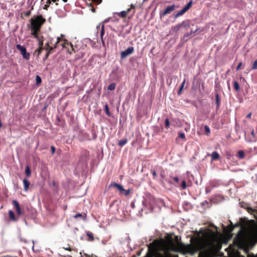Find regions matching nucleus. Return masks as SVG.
Segmentation results:
<instances>
[{"instance_id":"9d476101","label":"nucleus","mask_w":257,"mask_h":257,"mask_svg":"<svg viewBox=\"0 0 257 257\" xmlns=\"http://www.w3.org/2000/svg\"><path fill=\"white\" fill-rule=\"evenodd\" d=\"M109 188H115L120 192L125 191L121 185L116 183H111L109 186Z\"/></svg>"},{"instance_id":"e2e57ef3","label":"nucleus","mask_w":257,"mask_h":257,"mask_svg":"<svg viewBox=\"0 0 257 257\" xmlns=\"http://www.w3.org/2000/svg\"><path fill=\"white\" fill-rule=\"evenodd\" d=\"M125 193H130V190H127V191H126L125 192Z\"/></svg>"},{"instance_id":"338daca9","label":"nucleus","mask_w":257,"mask_h":257,"mask_svg":"<svg viewBox=\"0 0 257 257\" xmlns=\"http://www.w3.org/2000/svg\"><path fill=\"white\" fill-rule=\"evenodd\" d=\"M133 257H135V256H134Z\"/></svg>"},{"instance_id":"6e6d98bb","label":"nucleus","mask_w":257,"mask_h":257,"mask_svg":"<svg viewBox=\"0 0 257 257\" xmlns=\"http://www.w3.org/2000/svg\"><path fill=\"white\" fill-rule=\"evenodd\" d=\"M58 43H57V42H56V44H55V45H54V47H53V48H57V46H58Z\"/></svg>"},{"instance_id":"20e7f679","label":"nucleus","mask_w":257,"mask_h":257,"mask_svg":"<svg viewBox=\"0 0 257 257\" xmlns=\"http://www.w3.org/2000/svg\"><path fill=\"white\" fill-rule=\"evenodd\" d=\"M16 48L21 52V53L24 59L26 60H29L30 57V54L27 52L26 48L24 46L20 44H17L16 45Z\"/></svg>"},{"instance_id":"a19ab883","label":"nucleus","mask_w":257,"mask_h":257,"mask_svg":"<svg viewBox=\"0 0 257 257\" xmlns=\"http://www.w3.org/2000/svg\"><path fill=\"white\" fill-rule=\"evenodd\" d=\"M47 46L48 47L46 48V50H47L48 51H50V53L51 51L53 50L54 48L53 47L49 46L48 44H47Z\"/></svg>"},{"instance_id":"393cba45","label":"nucleus","mask_w":257,"mask_h":257,"mask_svg":"<svg viewBox=\"0 0 257 257\" xmlns=\"http://www.w3.org/2000/svg\"><path fill=\"white\" fill-rule=\"evenodd\" d=\"M111 22L113 23H117L119 21V19L117 18L116 15H114V13L113 14V16L111 17Z\"/></svg>"},{"instance_id":"a878e982","label":"nucleus","mask_w":257,"mask_h":257,"mask_svg":"<svg viewBox=\"0 0 257 257\" xmlns=\"http://www.w3.org/2000/svg\"><path fill=\"white\" fill-rule=\"evenodd\" d=\"M115 86L116 85L114 83H112L108 86L107 89L110 91L113 90L115 88Z\"/></svg>"},{"instance_id":"4c0bfd02","label":"nucleus","mask_w":257,"mask_h":257,"mask_svg":"<svg viewBox=\"0 0 257 257\" xmlns=\"http://www.w3.org/2000/svg\"><path fill=\"white\" fill-rule=\"evenodd\" d=\"M88 6L90 8V10L92 13H95V9L93 7V6L91 4H89Z\"/></svg>"},{"instance_id":"f8f14e48","label":"nucleus","mask_w":257,"mask_h":257,"mask_svg":"<svg viewBox=\"0 0 257 257\" xmlns=\"http://www.w3.org/2000/svg\"><path fill=\"white\" fill-rule=\"evenodd\" d=\"M197 31H198V29H196L194 31L191 30V31L190 33H187L185 34L182 38L183 41H184V42L187 41L189 39V38L191 36V35L193 33H195Z\"/></svg>"},{"instance_id":"1a4fd4ad","label":"nucleus","mask_w":257,"mask_h":257,"mask_svg":"<svg viewBox=\"0 0 257 257\" xmlns=\"http://www.w3.org/2000/svg\"><path fill=\"white\" fill-rule=\"evenodd\" d=\"M175 6L174 5L167 7V8L163 12L160 13V17H163L167 14L171 13L175 10Z\"/></svg>"},{"instance_id":"7c9ffc66","label":"nucleus","mask_w":257,"mask_h":257,"mask_svg":"<svg viewBox=\"0 0 257 257\" xmlns=\"http://www.w3.org/2000/svg\"><path fill=\"white\" fill-rule=\"evenodd\" d=\"M185 83V80H184V81H183V82L182 83V84H181V86L180 87V89H179V91H178V94H181V91L183 89Z\"/></svg>"},{"instance_id":"603ef678","label":"nucleus","mask_w":257,"mask_h":257,"mask_svg":"<svg viewBox=\"0 0 257 257\" xmlns=\"http://www.w3.org/2000/svg\"><path fill=\"white\" fill-rule=\"evenodd\" d=\"M39 41H40V43H39L40 47H43V41H41L40 40Z\"/></svg>"},{"instance_id":"bf43d9fd","label":"nucleus","mask_w":257,"mask_h":257,"mask_svg":"<svg viewBox=\"0 0 257 257\" xmlns=\"http://www.w3.org/2000/svg\"><path fill=\"white\" fill-rule=\"evenodd\" d=\"M249 210H252V209L251 208H248V211L249 212Z\"/></svg>"},{"instance_id":"dca6fc26","label":"nucleus","mask_w":257,"mask_h":257,"mask_svg":"<svg viewBox=\"0 0 257 257\" xmlns=\"http://www.w3.org/2000/svg\"><path fill=\"white\" fill-rule=\"evenodd\" d=\"M210 156L211 157V160L212 161L218 160L220 158L219 154L216 152H212Z\"/></svg>"},{"instance_id":"8fccbe9b","label":"nucleus","mask_w":257,"mask_h":257,"mask_svg":"<svg viewBox=\"0 0 257 257\" xmlns=\"http://www.w3.org/2000/svg\"><path fill=\"white\" fill-rule=\"evenodd\" d=\"M234 228V226H231L229 227V231L232 232L233 231Z\"/></svg>"},{"instance_id":"5fc2aeb1","label":"nucleus","mask_w":257,"mask_h":257,"mask_svg":"<svg viewBox=\"0 0 257 257\" xmlns=\"http://www.w3.org/2000/svg\"><path fill=\"white\" fill-rule=\"evenodd\" d=\"M101 40V42H102V43L103 45L104 46L105 45V42L104 41L103 39L102 38V40Z\"/></svg>"},{"instance_id":"0e129e2a","label":"nucleus","mask_w":257,"mask_h":257,"mask_svg":"<svg viewBox=\"0 0 257 257\" xmlns=\"http://www.w3.org/2000/svg\"><path fill=\"white\" fill-rule=\"evenodd\" d=\"M206 193H208V190L207 188L206 189Z\"/></svg>"},{"instance_id":"b1692460","label":"nucleus","mask_w":257,"mask_h":257,"mask_svg":"<svg viewBox=\"0 0 257 257\" xmlns=\"http://www.w3.org/2000/svg\"><path fill=\"white\" fill-rule=\"evenodd\" d=\"M25 173L28 177H29L31 174V171L29 166H26L25 169Z\"/></svg>"},{"instance_id":"5701e85b","label":"nucleus","mask_w":257,"mask_h":257,"mask_svg":"<svg viewBox=\"0 0 257 257\" xmlns=\"http://www.w3.org/2000/svg\"><path fill=\"white\" fill-rule=\"evenodd\" d=\"M181 25V28H189L190 27L189 23L188 21H183L180 24Z\"/></svg>"},{"instance_id":"72a5a7b5","label":"nucleus","mask_w":257,"mask_h":257,"mask_svg":"<svg viewBox=\"0 0 257 257\" xmlns=\"http://www.w3.org/2000/svg\"><path fill=\"white\" fill-rule=\"evenodd\" d=\"M170 123L169 118H166L165 122V126L166 128H168L170 126Z\"/></svg>"},{"instance_id":"69168bd1","label":"nucleus","mask_w":257,"mask_h":257,"mask_svg":"<svg viewBox=\"0 0 257 257\" xmlns=\"http://www.w3.org/2000/svg\"><path fill=\"white\" fill-rule=\"evenodd\" d=\"M69 49H70V50H71V47H70V46L69 47Z\"/></svg>"},{"instance_id":"aec40b11","label":"nucleus","mask_w":257,"mask_h":257,"mask_svg":"<svg viewBox=\"0 0 257 257\" xmlns=\"http://www.w3.org/2000/svg\"><path fill=\"white\" fill-rule=\"evenodd\" d=\"M127 143V139L119 140L118 142V145L120 147L124 146Z\"/></svg>"},{"instance_id":"e433bc0d","label":"nucleus","mask_w":257,"mask_h":257,"mask_svg":"<svg viewBox=\"0 0 257 257\" xmlns=\"http://www.w3.org/2000/svg\"><path fill=\"white\" fill-rule=\"evenodd\" d=\"M179 137L181 138L182 139H183L184 140H186L185 135V134L184 133H180L179 134Z\"/></svg>"},{"instance_id":"423d86ee","label":"nucleus","mask_w":257,"mask_h":257,"mask_svg":"<svg viewBox=\"0 0 257 257\" xmlns=\"http://www.w3.org/2000/svg\"><path fill=\"white\" fill-rule=\"evenodd\" d=\"M193 4L192 0H190L189 3L180 11L176 14L175 18H178L184 15L187 11H188L192 7Z\"/></svg>"},{"instance_id":"cd10ccee","label":"nucleus","mask_w":257,"mask_h":257,"mask_svg":"<svg viewBox=\"0 0 257 257\" xmlns=\"http://www.w3.org/2000/svg\"><path fill=\"white\" fill-rule=\"evenodd\" d=\"M237 157L239 158V159H243L244 158V153L243 151H239L238 152V155H237Z\"/></svg>"},{"instance_id":"412c9836","label":"nucleus","mask_w":257,"mask_h":257,"mask_svg":"<svg viewBox=\"0 0 257 257\" xmlns=\"http://www.w3.org/2000/svg\"><path fill=\"white\" fill-rule=\"evenodd\" d=\"M9 214L10 218V219L11 220H12L13 221H16V220L15 213H14V212L13 211L9 210Z\"/></svg>"},{"instance_id":"4d7b16f0","label":"nucleus","mask_w":257,"mask_h":257,"mask_svg":"<svg viewBox=\"0 0 257 257\" xmlns=\"http://www.w3.org/2000/svg\"><path fill=\"white\" fill-rule=\"evenodd\" d=\"M250 116H251V113H249V114H248L247 115V116H246V117H247V118H250Z\"/></svg>"},{"instance_id":"f03ea898","label":"nucleus","mask_w":257,"mask_h":257,"mask_svg":"<svg viewBox=\"0 0 257 257\" xmlns=\"http://www.w3.org/2000/svg\"><path fill=\"white\" fill-rule=\"evenodd\" d=\"M46 19L42 15H38L31 19V30H40Z\"/></svg>"},{"instance_id":"6e6552de","label":"nucleus","mask_w":257,"mask_h":257,"mask_svg":"<svg viewBox=\"0 0 257 257\" xmlns=\"http://www.w3.org/2000/svg\"><path fill=\"white\" fill-rule=\"evenodd\" d=\"M134 51V48L133 47H128L125 50L122 51L120 53V57L121 59L126 58L128 55L132 54Z\"/></svg>"},{"instance_id":"0eeeda50","label":"nucleus","mask_w":257,"mask_h":257,"mask_svg":"<svg viewBox=\"0 0 257 257\" xmlns=\"http://www.w3.org/2000/svg\"><path fill=\"white\" fill-rule=\"evenodd\" d=\"M245 241V236L244 233L240 229L235 236L234 242L238 244L239 245L242 244Z\"/></svg>"},{"instance_id":"3c124183","label":"nucleus","mask_w":257,"mask_h":257,"mask_svg":"<svg viewBox=\"0 0 257 257\" xmlns=\"http://www.w3.org/2000/svg\"><path fill=\"white\" fill-rule=\"evenodd\" d=\"M111 19V18H108V19H107L105 20L104 21V23H107V22H108L109 21H111V19Z\"/></svg>"},{"instance_id":"13d9d810","label":"nucleus","mask_w":257,"mask_h":257,"mask_svg":"<svg viewBox=\"0 0 257 257\" xmlns=\"http://www.w3.org/2000/svg\"><path fill=\"white\" fill-rule=\"evenodd\" d=\"M251 134L252 136H254V131H253V130H252V131H251Z\"/></svg>"},{"instance_id":"c9c22d12","label":"nucleus","mask_w":257,"mask_h":257,"mask_svg":"<svg viewBox=\"0 0 257 257\" xmlns=\"http://www.w3.org/2000/svg\"><path fill=\"white\" fill-rule=\"evenodd\" d=\"M251 69H257V59L253 62L251 67Z\"/></svg>"},{"instance_id":"4468645a","label":"nucleus","mask_w":257,"mask_h":257,"mask_svg":"<svg viewBox=\"0 0 257 257\" xmlns=\"http://www.w3.org/2000/svg\"><path fill=\"white\" fill-rule=\"evenodd\" d=\"M87 215L86 213H77L74 216V218H80L82 220H85L86 219Z\"/></svg>"},{"instance_id":"7ed1b4c3","label":"nucleus","mask_w":257,"mask_h":257,"mask_svg":"<svg viewBox=\"0 0 257 257\" xmlns=\"http://www.w3.org/2000/svg\"><path fill=\"white\" fill-rule=\"evenodd\" d=\"M130 12H132V15L131 17H128L129 19H130L135 13V7L133 5H131V7L128 8L126 11H123L118 13H114V15H116L117 16L120 18H125Z\"/></svg>"},{"instance_id":"ea45409f","label":"nucleus","mask_w":257,"mask_h":257,"mask_svg":"<svg viewBox=\"0 0 257 257\" xmlns=\"http://www.w3.org/2000/svg\"><path fill=\"white\" fill-rule=\"evenodd\" d=\"M24 183L25 185V188H27L30 184L29 182L26 179L24 180Z\"/></svg>"},{"instance_id":"c756f323","label":"nucleus","mask_w":257,"mask_h":257,"mask_svg":"<svg viewBox=\"0 0 257 257\" xmlns=\"http://www.w3.org/2000/svg\"><path fill=\"white\" fill-rule=\"evenodd\" d=\"M104 110H105V113L108 115V116H110V113L109 111V108H108V106L107 104H105V106H104Z\"/></svg>"},{"instance_id":"473e14b6","label":"nucleus","mask_w":257,"mask_h":257,"mask_svg":"<svg viewBox=\"0 0 257 257\" xmlns=\"http://www.w3.org/2000/svg\"><path fill=\"white\" fill-rule=\"evenodd\" d=\"M36 82L37 85H39L42 82V79L39 75H37L36 77Z\"/></svg>"},{"instance_id":"6ab92c4d","label":"nucleus","mask_w":257,"mask_h":257,"mask_svg":"<svg viewBox=\"0 0 257 257\" xmlns=\"http://www.w3.org/2000/svg\"><path fill=\"white\" fill-rule=\"evenodd\" d=\"M181 28V25L180 24H177V25L172 27L171 31L172 33H177Z\"/></svg>"},{"instance_id":"c85d7f7f","label":"nucleus","mask_w":257,"mask_h":257,"mask_svg":"<svg viewBox=\"0 0 257 257\" xmlns=\"http://www.w3.org/2000/svg\"><path fill=\"white\" fill-rule=\"evenodd\" d=\"M104 35V26L103 25H102L100 31V39L102 40V38Z\"/></svg>"},{"instance_id":"f3484780","label":"nucleus","mask_w":257,"mask_h":257,"mask_svg":"<svg viewBox=\"0 0 257 257\" xmlns=\"http://www.w3.org/2000/svg\"><path fill=\"white\" fill-rule=\"evenodd\" d=\"M209 232H210V257H211V250H212V246H213V243H212L211 238H212V236L213 235V234L214 233L210 229Z\"/></svg>"},{"instance_id":"f257e3e1","label":"nucleus","mask_w":257,"mask_h":257,"mask_svg":"<svg viewBox=\"0 0 257 257\" xmlns=\"http://www.w3.org/2000/svg\"><path fill=\"white\" fill-rule=\"evenodd\" d=\"M191 239L194 251H199L198 257H209V229H206L203 237L198 235Z\"/></svg>"},{"instance_id":"9b49d317","label":"nucleus","mask_w":257,"mask_h":257,"mask_svg":"<svg viewBox=\"0 0 257 257\" xmlns=\"http://www.w3.org/2000/svg\"><path fill=\"white\" fill-rule=\"evenodd\" d=\"M13 204L16 209V210L17 211V214L18 215H21L22 214V211L21 209L20 208V206L19 205V204L18 202L16 200H13Z\"/></svg>"},{"instance_id":"680f3d73","label":"nucleus","mask_w":257,"mask_h":257,"mask_svg":"<svg viewBox=\"0 0 257 257\" xmlns=\"http://www.w3.org/2000/svg\"><path fill=\"white\" fill-rule=\"evenodd\" d=\"M64 3H66L67 2V0H62Z\"/></svg>"},{"instance_id":"ddd939ff","label":"nucleus","mask_w":257,"mask_h":257,"mask_svg":"<svg viewBox=\"0 0 257 257\" xmlns=\"http://www.w3.org/2000/svg\"><path fill=\"white\" fill-rule=\"evenodd\" d=\"M173 180L176 183V186H179V178L177 176L173 177L172 176H170L169 178L168 179V183L173 184Z\"/></svg>"},{"instance_id":"c03bdc74","label":"nucleus","mask_w":257,"mask_h":257,"mask_svg":"<svg viewBox=\"0 0 257 257\" xmlns=\"http://www.w3.org/2000/svg\"><path fill=\"white\" fill-rule=\"evenodd\" d=\"M151 172H152V173L154 178H155L157 176V173H156V171L154 170H152Z\"/></svg>"},{"instance_id":"de8ad7c7","label":"nucleus","mask_w":257,"mask_h":257,"mask_svg":"<svg viewBox=\"0 0 257 257\" xmlns=\"http://www.w3.org/2000/svg\"><path fill=\"white\" fill-rule=\"evenodd\" d=\"M241 65H242V62H240L239 63V64H238V66L236 67V70H238L240 68Z\"/></svg>"},{"instance_id":"052dcab7","label":"nucleus","mask_w":257,"mask_h":257,"mask_svg":"<svg viewBox=\"0 0 257 257\" xmlns=\"http://www.w3.org/2000/svg\"><path fill=\"white\" fill-rule=\"evenodd\" d=\"M57 0H50V2L52 1L53 2H56Z\"/></svg>"},{"instance_id":"a18cd8bd","label":"nucleus","mask_w":257,"mask_h":257,"mask_svg":"<svg viewBox=\"0 0 257 257\" xmlns=\"http://www.w3.org/2000/svg\"><path fill=\"white\" fill-rule=\"evenodd\" d=\"M51 152H52V154H54L55 152V148L54 146H52L51 147Z\"/></svg>"},{"instance_id":"4be33fe9","label":"nucleus","mask_w":257,"mask_h":257,"mask_svg":"<svg viewBox=\"0 0 257 257\" xmlns=\"http://www.w3.org/2000/svg\"><path fill=\"white\" fill-rule=\"evenodd\" d=\"M43 49V47H39L34 52V55H36L37 57H38Z\"/></svg>"},{"instance_id":"2eb2a0df","label":"nucleus","mask_w":257,"mask_h":257,"mask_svg":"<svg viewBox=\"0 0 257 257\" xmlns=\"http://www.w3.org/2000/svg\"><path fill=\"white\" fill-rule=\"evenodd\" d=\"M215 102L216 105V108H218L220 107L221 104L220 98L218 93H215Z\"/></svg>"},{"instance_id":"79ce46f5","label":"nucleus","mask_w":257,"mask_h":257,"mask_svg":"<svg viewBox=\"0 0 257 257\" xmlns=\"http://www.w3.org/2000/svg\"><path fill=\"white\" fill-rule=\"evenodd\" d=\"M209 225H210V228L213 227V228H215L216 231L217 232V227L216 226H215L212 223L210 222Z\"/></svg>"},{"instance_id":"49530a36","label":"nucleus","mask_w":257,"mask_h":257,"mask_svg":"<svg viewBox=\"0 0 257 257\" xmlns=\"http://www.w3.org/2000/svg\"><path fill=\"white\" fill-rule=\"evenodd\" d=\"M93 2L96 3L97 5L100 4L102 2V0H92Z\"/></svg>"},{"instance_id":"f704fd0d","label":"nucleus","mask_w":257,"mask_h":257,"mask_svg":"<svg viewBox=\"0 0 257 257\" xmlns=\"http://www.w3.org/2000/svg\"><path fill=\"white\" fill-rule=\"evenodd\" d=\"M50 4H51L50 0H48L47 2L46 5H45V6L44 7L43 9L44 10H47L48 8H49V7L50 6Z\"/></svg>"},{"instance_id":"bb28decb","label":"nucleus","mask_w":257,"mask_h":257,"mask_svg":"<svg viewBox=\"0 0 257 257\" xmlns=\"http://www.w3.org/2000/svg\"><path fill=\"white\" fill-rule=\"evenodd\" d=\"M233 86H234V89L236 91H238L239 90V88H240L239 85L237 81H235L233 82Z\"/></svg>"},{"instance_id":"37998d69","label":"nucleus","mask_w":257,"mask_h":257,"mask_svg":"<svg viewBox=\"0 0 257 257\" xmlns=\"http://www.w3.org/2000/svg\"><path fill=\"white\" fill-rule=\"evenodd\" d=\"M204 128H205V132H206V134L207 135L208 133H209V126L207 125H205L204 126Z\"/></svg>"},{"instance_id":"39448f33","label":"nucleus","mask_w":257,"mask_h":257,"mask_svg":"<svg viewBox=\"0 0 257 257\" xmlns=\"http://www.w3.org/2000/svg\"><path fill=\"white\" fill-rule=\"evenodd\" d=\"M63 41L64 42L61 44V46L63 48L67 49V52L68 53L71 54L73 52H76L74 48L73 45L71 43L68 42V41L66 39H64Z\"/></svg>"},{"instance_id":"2f4dec72","label":"nucleus","mask_w":257,"mask_h":257,"mask_svg":"<svg viewBox=\"0 0 257 257\" xmlns=\"http://www.w3.org/2000/svg\"><path fill=\"white\" fill-rule=\"evenodd\" d=\"M179 186H180L182 189H185L187 187L186 181L185 180H183L181 182V185H179Z\"/></svg>"},{"instance_id":"09e8293b","label":"nucleus","mask_w":257,"mask_h":257,"mask_svg":"<svg viewBox=\"0 0 257 257\" xmlns=\"http://www.w3.org/2000/svg\"><path fill=\"white\" fill-rule=\"evenodd\" d=\"M50 51H48V52H47V54H46V55H45V58H44V60H46V59H47L48 58V57H49V55H50Z\"/></svg>"},{"instance_id":"a211bd4d","label":"nucleus","mask_w":257,"mask_h":257,"mask_svg":"<svg viewBox=\"0 0 257 257\" xmlns=\"http://www.w3.org/2000/svg\"><path fill=\"white\" fill-rule=\"evenodd\" d=\"M32 33L31 34L38 40H40V38L38 36V33L40 30H31Z\"/></svg>"},{"instance_id":"58836bf2","label":"nucleus","mask_w":257,"mask_h":257,"mask_svg":"<svg viewBox=\"0 0 257 257\" xmlns=\"http://www.w3.org/2000/svg\"><path fill=\"white\" fill-rule=\"evenodd\" d=\"M33 9V7H32L31 8V10H30V11H27V12H26V13H25V15L26 16H27V17H29V16L31 15V10H32Z\"/></svg>"},{"instance_id":"864d4df0","label":"nucleus","mask_w":257,"mask_h":257,"mask_svg":"<svg viewBox=\"0 0 257 257\" xmlns=\"http://www.w3.org/2000/svg\"><path fill=\"white\" fill-rule=\"evenodd\" d=\"M61 40V38L60 37H58L57 39V43H59V42Z\"/></svg>"}]
</instances>
